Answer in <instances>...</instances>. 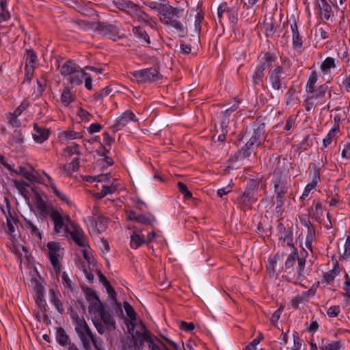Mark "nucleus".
I'll return each instance as SVG.
<instances>
[{"label":"nucleus","mask_w":350,"mask_h":350,"mask_svg":"<svg viewBox=\"0 0 350 350\" xmlns=\"http://www.w3.org/2000/svg\"><path fill=\"white\" fill-rule=\"evenodd\" d=\"M287 75L283 66L274 65L269 68L265 80L271 90L282 93L287 87Z\"/></svg>","instance_id":"1"},{"label":"nucleus","mask_w":350,"mask_h":350,"mask_svg":"<svg viewBox=\"0 0 350 350\" xmlns=\"http://www.w3.org/2000/svg\"><path fill=\"white\" fill-rule=\"evenodd\" d=\"M274 193L277 200V208H280L284 202V195L288 189V181L286 174L279 170L275 169L273 172L271 180Z\"/></svg>","instance_id":"2"},{"label":"nucleus","mask_w":350,"mask_h":350,"mask_svg":"<svg viewBox=\"0 0 350 350\" xmlns=\"http://www.w3.org/2000/svg\"><path fill=\"white\" fill-rule=\"evenodd\" d=\"M264 133V124L258 125L256 128H253L250 139L239 150V155L241 159L247 158L251 155L252 150L260 144L261 138Z\"/></svg>","instance_id":"3"},{"label":"nucleus","mask_w":350,"mask_h":350,"mask_svg":"<svg viewBox=\"0 0 350 350\" xmlns=\"http://www.w3.org/2000/svg\"><path fill=\"white\" fill-rule=\"evenodd\" d=\"M76 322L77 325L75 329L81 342L83 350H92L90 342L96 335L93 333L84 320L78 318Z\"/></svg>","instance_id":"4"},{"label":"nucleus","mask_w":350,"mask_h":350,"mask_svg":"<svg viewBox=\"0 0 350 350\" xmlns=\"http://www.w3.org/2000/svg\"><path fill=\"white\" fill-rule=\"evenodd\" d=\"M265 185V183L261 181H257L254 179H250L247 183L245 191L241 194L239 200L241 203L245 206H250L254 202H256L258 198V188L260 185Z\"/></svg>","instance_id":"5"},{"label":"nucleus","mask_w":350,"mask_h":350,"mask_svg":"<svg viewBox=\"0 0 350 350\" xmlns=\"http://www.w3.org/2000/svg\"><path fill=\"white\" fill-rule=\"evenodd\" d=\"M36 207L43 217L48 216L51 219H70L69 215L64 216L60 210L55 209L51 205L48 204L39 193H36Z\"/></svg>","instance_id":"6"},{"label":"nucleus","mask_w":350,"mask_h":350,"mask_svg":"<svg viewBox=\"0 0 350 350\" xmlns=\"http://www.w3.org/2000/svg\"><path fill=\"white\" fill-rule=\"evenodd\" d=\"M49 250L48 258L55 271L58 273L61 270L60 260L64 256V248L61 247L59 242L49 241L46 244Z\"/></svg>","instance_id":"7"},{"label":"nucleus","mask_w":350,"mask_h":350,"mask_svg":"<svg viewBox=\"0 0 350 350\" xmlns=\"http://www.w3.org/2000/svg\"><path fill=\"white\" fill-rule=\"evenodd\" d=\"M92 323L98 333L100 335L105 333V329L108 331H111L116 327L114 320L111 315L106 310L98 317L95 316L92 319Z\"/></svg>","instance_id":"8"},{"label":"nucleus","mask_w":350,"mask_h":350,"mask_svg":"<svg viewBox=\"0 0 350 350\" xmlns=\"http://www.w3.org/2000/svg\"><path fill=\"white\" fill-rule=\"evenodd\" d=\"M133 76L142 83L157 81L162 77L159 72L153 67L135 70L133 72Z\"/></svg>","instance_id":"9"},{"label":"nucleus","mask_w":350,"mask_h":350,"mask_svg":"<svg viewBox=\"0 0 350 350\" xmlns=\"http://www.w3.org/2000/svg\"><path fill=\"white\" fill-rule=\"evenodd\" d=\"M277 237L278 239L286 243L288 247L295 248L293 243V224H291V225L288 224L285 225L280 222L277 226Z\"/></svg>","instance_id":"10"},{"label":"nucleus","mask_w":350,"mask_h":350,"mask_svg":"<svg viewBox=\"0 0 350 350\" xmlns=\"http://www.w3.org/2000/svg\"><path fill=\"white\" fill-rule=\"evenodd\" d=\"M99 30L101 31L104 35L107 36L110 39L116 41L122 36L121 33V25L118 23L113 24L108 23H100L98 25Z\"/></svg>","instance_id":"11"},{"label":"nucleus","mask_w":350,"mask_h":350,"mask_svg":"<svg viewBox=\"0 0 350 350\" xmlns=\"http://www.w3.org/2000/svg\"><path fill=\"white\" fill-rule=\"evenodd\" d=\"M131 16L134 20H136L138 22H144L146 25L152 28H153L157 24L155 18L145 12L142 8L138 4L135 6L133 12L131 14Z\"/></svg>","instance_id":"12"},{"label":"nucleus","mask_w":350,"mask_h":350,"mask_svg":"<svg viewBox=\"0 0 350 350\" xmlns=\"http://www.w3.org/2000/svg\"><path fill=\"white\" fill-rule=\"evenodd\" d=\"M320 350H340L345 349L344 340H332L326 337L317 336Z\"/></svg>","instance_id":"13"},{"label":"nucleus","mask_w":350,"mask_h":350,"mask_svg":"<svg viewBox=\"0 0 350 350\" xmlns=\"http://www.w3.org/2000/svg\"><path fill=\"white\" fill-rule=\"evenodd\" d=\"M323 165L322 159H318V160L309 164L308 171L310 183L318 185L321 182L320 171L321 167Z\"/></svg>","instance_id":"14"},{"label":"nucleus","mask_w":350,"mask_h":350,"mask_svg":"<svg viewBox=\"0 0 350 350\" xmlns=\"http://www.w3.org/2000/svg\"><path fill=\"white\" fill-rule=\"evenodd\" d=\"M314 6L321 20L328 21L331 18L332 8L327 0H315Z\"/></svg>","instance_id":"15"},{"label":"nucleus","mask_w":350,"mask_h":350,"mask_svg":"<svg viewBox=\"0 0 350 350\" xmlns=\"http://www.w3.org/2000/svg\"><path fill=\"white\" fill-rule=\"evenodd\" d=\"M184 10L181 8H174L168 3H163L160 12V17L172 20L173 18H180L183 14Z\"/></svg>","instance_id":"16"},{"label":"nucleus","mask_w":350,"mask_h":350,"mask_svg":"<svg viewBox=\"0 0 350 350\" xmlns=\"http://www.w3.org/2000/svg\"><path fill=\"white\" fill-rule=\"evenodd\" d=\"M54 222V230L57 234H62L66 237H69V232H70L72 227L75 226V224L72 220H53Z\"/></svg>","instance_id":"17"},{"label":"nucleus","mask_w":350,"mask_h":350,"mask_svg":"<svg viewBox=\"0 0 350 350\" xmlns=\"http://www.w3.org/2000/svg\"><path fill=\"white\" fill-rule=\"evenodd\" d=\"M131 121L136 122L135 114L131 111H125L120 117L118 118L113 125V129L114 131H118L127 125Z\"/></svg>","instance_id":"18"},{"label":"nucleus","mask_w":350,"mask_h":350,"mask_svg":"<svg viewBox=\"0 0 350 350\" xmlns=\"http://www.w3.org/2000/svg\"><path fill=\"white\" fill-rule=\"evenodd\" d=\"M278 27L279 24L273 14H269L265 16L263 23V28L267 37H273L277 32Z\"/></svg>","instance_id":"19"},{"label":"nucleus","mask_w":350,"mask_h":350,"mask_svg":"<svg viewBox=\"0 0 350 350\" xmlns=\"http://www.w3.org/2000/svg\"><path fill=\"white\" fill-rule=\"evenodd\" d=\"M33 140L38 144H42L46 141L50 135V130L40 126L37 123L33 124Z\"/></svg>","instance_id":"20"},{"label":"nucleus","mask_w":350,"mask_h":350,"mask_svg":"<svg viewBox=\"0 0 350 350\" xmlns=\"http://www.w3.org/2000/svg\"><path fill=\"white\" fill-rule=\"evenodd\" d=\"M140 327L142 333L137 332V336L148 343V347L150 350H161L160 347L152 338L149 331L142 321L140 322Z\"/></svg>","instance_id":"21"},{"label":"nucleus","mask_w":350,"mask_h":350,"mask_svg":"<svg viewBox=\"0 0 350 350\" xmlns=\"http://www.w3.org/2000/svg\"><path fill=\"white\" fill-rule=\"evenodd\" d=\"M278 56L276 53L270 51H266L261 53L258 59V64L266 70L267 68H271L276 62Z\"/></svg>","instance_id":"22"},{"label":"nucleus","mask_w":350,"mask_h":350,"mask_svg":"<svg viewBox=\"0 0 350 350\" xmlns=\"http://www.w3.org/2000/svg\"><path fill=\"white\" fill-rule=\"evenodd\" d=\"M132 33L134 38L139 42L142 46L146 47L150 44V36L144 28L139 26L133 27Z\"/></svg>","instance_id":"23"},{"label":"nucleus","mask_w":350,"mask_h":350,"mask_svg":"<svg viewBox=\"0 0 350 350\" xmlns=\"http://www.w3.org/2000/svg\"><path fill=\"white\" fill-rule=\"evenodd\" d=\"M108 220H84L90 226L89 232L91 234H100L107 228Z\"/></svg>","instance_id":"24"},{"label":"nucleus","mask_w":350,"mask_h":350,"mask_svg":"<svg viewBox=\"0 0 350 350\" xmlns=\"http://www.w3.org/2000/svg\"><path fill=\"white\" fill-rule=\"evenodd\" d=\"M340 62L338 59L332 57H327L321 64L320 70L324 75L331 73L332 70L339 67Z\"/></svg>","instance_id":"25"},{"label":"nucleus","mask_w":350,"mask_h":350,"mask_svg":"<svg viewBox=\"0 0 350 350\" xmlns=\"http://www.w3.org/2000/svg\"><path fill=\"white\" fill-rule=\"evenodd\" d=\"M69 236L78 246L81 247L86 246L83 232L82 229L76 224L72 227L70 232H69Z\"/></svg>","instance_id":"26"},{"label":"nucleus","mask_w":350,"mask_h":350,"mask_svg":"<svg viewBox=\"0 0 350 350\" xmlns=\"http://www.w3.org/2000/svg\"><path fill=\"white\" fill-rule=\"evenodd\" d=\"M265 69L258 64L252 68L251 80L253 85H263Z\"/></svg>","instance_id":"27"},{"label":"nucleus","mask_w":350,"mask_h":350,"mask_svg":"<svg viewBox=\"0 0 350 350\" xmlns=\"http://www.w3.org/2000/svg\"><path fill=\"white\" fill-rule=\"evenodd\" d=\"M55 336L57 344L63 347H67L72 342L70 336L62 327H55Z\"/></svg>","instance_id":"28"},{"label":"nucleus","mask_w":350,"mask_h":350,"mask_svg":"<svg viewBox=\"0 0 350 350\" xmlns=\"http://www.w3.org/2000/svg\"><path fill=\"white\" fill-rule=\"evenodd\" d=\"M87 73L83 68L79 67L74 71L70 76L68 77L67 80L72 86L79 85L83 82V79Z\"/></svg>","instance_id":"29"},{"label":"nucleus","mask_w":350,"mask_h":350,"mask_svg":"<svg viewBox=\"0 0 350 350\" xmlns=\"http://www.w3.org/2000/svg\"><path fill=\"white\" fill-rule=\"evenodd\" d=\"M146 243V238L143 234L133 231L131 234L130 245L132 249L137 250Z\"/></svg>","instance_id":"30"},{"label":"nucleus","mask_w":350,"mask_h":350,"mask_svg":"<svg viewBox=\"0 0 350 350\" xmlns=\"http://www.w3.org/2000/svg\"><path fill=\"white\" fill-rule=\"evenodd\" d=\"M334 120L336 122H337L340 120V119L338 118L337 116H335ZM339 131V124L336 123L334 126L329 131L325 137L323 139V148H327L329 145H330L332 142V139Z\"/></svg>","instance_id":"31"},{"label":"nucleus","mask_w":350,"mask_h":350,"mask_svg":"<svg viewBox=\"0 0 350 350\" xmlns=\"http://www.w3.org/2000/svg\"><path fill=\"white\" fill-rule=\"evenodd\" d=\"M79 67L74 61L68 60L59 66V68L62 75L68 77Z\"/></svg>","instance_id":"32"},{"label":"nucleus","mask_w":350,"mask_h":350,"mask_svg":"<svg viewBox=\"0 0 350 350\" xmlns=\"http://www.w3.org/2000/svg\"><path fill=\"white\" fill-rule=\"evenodd\" d=\"M291 29L292 31L293 45L295 49H299L302 46L303 42L302 38L299 34L297 25L296 22L291 24Z\"/></svg>","instance_id":"33"},{"label":"nucleus","mask_w":350,"mask_h":350,"mask_svg":"<svg viewBox=\"0 0 350 350\" xmlns=\"http://www.w3.org/2000/svg\"><path fill=\"white\" fill-rule=\"evenodd\" d=\"M340 273L339 267L336 263L333 269L329 270L323 275V282L325 283L326 285H332L335 278Z\"/></svg>","instance_id":"34"},{"label":"nucleus","mask_w":350,"mask_h":350,"mask_svg":"<svg viewBox=\"0 0 350 350\" xmlns=\"http://www.w3.org/2000/svg\"><path fill=\"white\" fill-rule=\"evenodd\" d=\"M251 228L258 234H262L267 232L271 234L273 229L270 224H263L260 221H258V222L256 223L255 220H252Z\"/></svg>","instance_id":"35"},{"label":"nucleus","mask_w":350,"mask_h":350,"mask_svg":"<svg viewBox=\"0 0 350 350\" xmlns=\"http://www.w3.org/2000/svg\"><path fill=\"white\" fill-rule=\"evenodd\" d=\"M19 220H6V226L5 228V232L9 234L10 239H14L18 236V233L16 230L17 227V223Z\"/></svg>","instance_id":"36"},{"label":"nucleus","mask_w":350,"mask_h":350,"mask_svg":"<svg viewBox=\"0 0 350 350\" xmlns=\"http://www.w3.org/2000/svg\"><path fill=\"white\" fill-rule=\"evenodd\" d=\"M318 80V75L316 71L310 73L306 85V92L307 93H313L314 92L315 84Z\"/></svg>","instance_id":"37"},{"label":"nucleus","mask_w":350,"mask_h":350,"mask_svg":"<svg viewBox=\"0 0 350 350\" xmlns=\"http://www.w3.org/2000/svg\"><path fill=\"white\" fill-rule=\"evenodd\" d=\"M36 303L40 309L41 312L46 313L47 304L44 299L42 287H40L37 289L36 294Z\"/></svg>","instance_id":"38"},{"label":"nucleus","mask_w":350,"mask_h":350,"mask_svg":"<svg viewBox=\"0 0 350 350\" xmlns=\"http://www.w3.org/2000/svg\"><path fill=\"white\" fill-rule=\"evenodd\" d=\"M159 20L164 25L171 27L180 32H183L185 30V27L179 21L174 19L170 20L162 17H159Z\"/></svg>","instance_id":"39"},{"label":"nucleus","mask_w":350,"mask_h":350,"mask_svg":"<svg viewBox=\"0 0 350 350\" xmlns=\"http://www.w3.org/2000/svg\"><path fill=\"white\" fill-rule=\"evenodd\" d=\"M79 167V157H75L70 163L64 165L62 167V169H63V171L67 175H70L72 172L77 171Z\"/></svg>","instance_id":"40"},{"label":"nucleus","mask_w":350,"mask_h":350,"mask_svg":"<svg viewBox=\"0 0 350 350\" xmlns=\"http://www.w3.org/2000/svg\"><path fill=\"white\" fill-rule=\"evenodd\" d=\"M327 89L328 86L326 84H323L320 85L317 90H314V92L311 93L312 95L308 96V97L314 98V101H318L319 104V102L325 97Z\"/></svg>","instance_id":"41"},{"label":"nucleus","mask_w":350,"mask_h":350,"mask_svg":"<svg viewBox=\"0 0 350 350\" xmlns=\"http://www.w3.org/2000/svg\"><path fill=\"white\" fill-rule=\"evenodd\" d=\"M75 95L71 92L68 88H66L62 92L61 102L62 104L67 107L75 100Z\"/></svg>","instance_id":"42"},{"label":"nucleus","mask_w":350,"mask_h":350,"mask_svg":"<svg viewBox=\"0 0 350 350\" xmlns=\"http://www.w3.org/2000/svg\"><path fill=\"white\" fill-rule=\"evenodd\" d=\"M310 214L313 219L320 217L323 214V208L321 202L319 200H314L310 207Z\"/></svg>","instance_id":"43"},{"label":"nucleus","mask_w":350,"mask_h":350,"mask_svg":"<svg viewBox=\"0 0 350 350\" xmlns=\"http://www.w3.org/2000/svg\"><path fill=\"white\" fill-rule=\"evenodd\" d=\"M89 312L90 313H93L94 314H97L96 317H98L105 311V307L100 300H97L95 301H92L88 308Z\"/></svg>","instance_id":"44"},{"label":"nucleus","mask_w":350,"mask_h":350,"mask_svg":"<svg viewBox=\"0 0 350 350\" xmlns=\"http://www.w3.org/2000/svg\"><path fill=\"white\" fill-rule=\"evenodd\" d=\"M118 184L112 183L111 185H103L100 191L97 193L100 198H103L109 194H112L118 190Z\"/></svg>","instance_id":"45"},{"label":"nucleus","mask_w":350,"mask_h":350,"mask_svg":"<svg viewBox=\"0 0 350 350\" xmlns=\"http://www.w3.org/2000/svg\"><path fill=\"white\" fill-rule=\"evenodd\" d=\"M51 295V302L53 304L57 311L63 314L64 312V308L61 300L57 297L53 289H50L49 291Z\"/></svg>","instance_id":"46"},{"label":"nucleus","mask_w":350,"mask_h":350,"mask_svg":"<svg viewBox=\"0 0 350 350\" xmlns=\"http://www.w3.org/2000/svg\"><path fill=\"white\" fill-rule=\"evenodd\" d=\"M136 5L137 4L131 0H122V1L118 2V8L126 12L131 15Z\"/></svg>","instance_id":"47"},{"label":"nucleus","mask_w":350,"mask_h":350,"mask_svg":"<svg viewBox=\"0 0 350 350\" xmlns=\"http://www.w3.org/2000/svg\"><path fill=\"white\" fill-rule=\"evenodd\" d=\"M14 185L17 189L18 192L25 198H29V191L27 187H29V184L24 181H18L17 180H13Z\"/></svg>","instance_id":"48"},{"label":"nucleus","mask_w":350,"mask_h":350,"mask_svg":"<svg viewBox=\"0 0 350 350\" xmlns=\"http://www.w3.org/2000/svg\"><path fill=\"white\" fill-rule=\"evenodd\" d=\"M7 1L0 0V23L10 18V14L7 10Z\"/></svg>","instance_id":"49"},{"label":"nucleus","mask_w":350,"mask_h":350,"mask_svg":"<svg viewBox=\"0 0 350 350\" xmlns=\"http://www.w3.org/2000/svg\"><path fill=\"white\" fill-rule=\"evenodd\" d=\"M238 11L239 8L237 6H232L230 8H228L227 14L228 16V19L230 23L232 26H235L238 22Z\"/></svg>","instance_id":"50"},{"label":"nucleus","mask_w":350,"mask_h":350,"mask_svg":"<svg viewBox=\"0 0 350 350\" xmlns=\"http://www.w3.org/2000/svg\"><path fill=\"white\" fill-rule=\"evenodd\" d=\"M74 154H77V157H79L81 154L78 144L68 146L63 150V156L65 157L69 158Z\"/></svg>","instance_id":"51"},{"label":"nucleus","mask_w":350,"mask_h":350,"mask_svg":"<svg viewBox=\"0 0 350 350\" xmlns=\"http://www.w3.org/2000/svg\"><path fill=\"white\" fill-rule=\"evenodd\" d=\"M37 62V55L36 53L32 50L29 49L27 50V58H26V66H32L35 67V65Z\"/></svg>","instance_id":"52"},{"label":"nucleus","mask_w":350,"mask_h":350,"mask_svg":"<svg viewBox=\"0 0 350 350\" xmlns=\"http://www.w3.org/2000/svg\"><path fill=\"white\" fill-rule=\"evenodd\" d=\"M111 92V89L109 87H105L104 88L101 89L98 92H96L94 95V99L96 102L100 103L104 99L105 97L109 95Z\"/></svg>","instance_id":"53"},{"label":"nucleus","mask_w":350,"mask_h":350,"mask_svg":"<svg viewBox=\"0 0 350 350\" xmlns=\"http://www.w3.org/2000/svg\"><path fill=\"white\" fill-rule=\"evenodd\" d=\"M304 302V300L301 297L299 294L296 295L295 296H292L290 297L289 302H288V306L293 310H297L299 307V305L301 303Z\"/></svg>","instance_id":"54"},{"label":"nucleus","mask_w":350,"mask_h":350,"mask_svg":"<svg viewBox=\"0 0 350 350\" xmlns=\"http://www.w3.org/2000/svg\"><path fill=\"white\" fill-rule=\"evenodd\" d=\"M123 307L127 317L130 319V320L131 321H136L137 314L135 312L133 308L131 306V305L128 302H124Z\"/></svg>","instance_id":"55"},{"label":"nucleus","mask_w":350,"mask_h":350,"mask_svg":"<svg viewBox=\"0 0 350 350\" xmlns=\"http://www.w3.org/2000/svg\"><path fill=\"white\" fill-rule=\"evenodd\" d=\"M60 137L62 139L71 140L74 139H79L81 137V135L74 131H66L60 134Z\"/></svg>","instance_id":"56"},{"label":"nucleus","mask_w":350,"mask_h":350,"mask_svg":"<svg viewBox=\"0 0 350 350\" xmlns=\"http://www.w3.org/2000/svg\"><path fill=\"white\" fill-rule=\"evenodd\" d=\"M53 193L55 194L58 198L62 200V202L66 203L68 205L71 204V202L70 201L69 198L67 197L66 194L64 192L59 191L56 185H53V188H51Z\"/></svg>","instance_id":"57"},{"label":"nucleus","mask_w":350,"mask_h":350,"mask_svg":"<svg viewBox=\"0 0 350 350\" xmlns=\"http://www.w3.org/2000/svg\"><path fill=\"white\" fill-rule=\"evenodd\" d=\"M264 338L262 333H259L258 335L252 340L244 349V350H256L257 345Z\"/></svg>","instance_id":"58"},{"label":"nucleus","mask_w":350,"mask_h":350,"mask_svg":"<svg viewBox=\"0 0 350 350\" xmlns=\"http://www.w3.org/2000/svg\"><path fill=\"white\" fill-rule=\"evenodd\" d=\"M96 273L99 277L100 282H102L103 286L107 288L108 293H114L113 288L110 284V282L107 280V278L102 273V272L100 270H96Z\"/></svg>","instance_id":"59"},{"label":"nucleus","mask_w":350,"mask_h":350,"mask_svg":"<svg viewBox=\"0 0 350 350\" xmlns=\"http://www.w3.org/2000/svg\"><path fill=\"white\" fill-rule=\"evenodd\" d=\"M177 187L178 191L184 196L185 200H189L192 198V193L188 190V188L185 183L178 182Z\"/></svg>","instance_id":"60"},{"label":"nucleus","mask_w":350,"mask_h":350,"mask_svg":"<svg viewBox=\"0 0 350 350\" xmlns=\"http://www.w3.org/2000/svg\"><path fill=\"white\" fill-rule=\"evenodd\" d=\"M29 105V103L27 99H24L20 105L14 110L12 116L15 118L19 116Z\"/></svg>","instance_id":"61"},{"label":"nucleus","mask_w":350,"mask_h":350,"mask_svg":"<svg viewBox=\"0 0 350 350\" xmlns=\"http://www.w3.org/2000/svg\"><path fill=\"white\" fill-rule=\"evenodd\" d=\"M144 4L149 8L150 10L157 11L160 14L163 3L154 1H144Z\"/></svg>","instance_id":"62"},{"label":"nucleus","mask_w":350,"mask_h":350,"mask_svg":"<svg viewBox=\"0 0 350 350\" xmlns=\"http://www.w3.org/2000/svg\"><path fill=\"white\" fill-rule=\"evenodd\" d=\"M293 345L290 349L287 348L289 350H300L301 347V342L300 341V338L299 336V334L297 332H294L293 334Z\"/></svg>","instance_id":"63"},{"label":"nucleus","mask_w":350,"mask_h":350,"mask_svg":"<svg viewBox=\"0 0 350 350\" xmlns=\"http://www.w3.org/2000/svg\"><path fill=\"white\" fill-rule=\"evenodd\" d=\"M340 87L347 92H350V72L349 74L345 75V76L342 78Z\"/></svg>","instance_id":"64"}]
</instances>
